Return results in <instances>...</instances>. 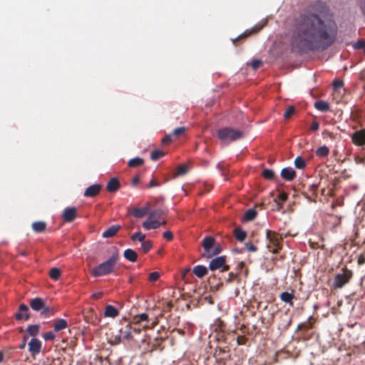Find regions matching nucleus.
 I'll use <instances>...</instances> for the list:
<instances>
[{
    "label": "nucleus",
    "mask_w": 365,
    "mask_h": 365,
    "mask_svg": "<svg viewBox=\"0 0 365 365\" xmlns=\"http://www.w3.org/2000/svg\"><path fill=\"white\" fill-rule=\"evenodd\" d=\"M338 27L326 3L317 1L296 18L292 45L300 53L324 51L337 37Z\"/></svg>",
    "instance_id": "f257e3e1"
},
{
    "label": "nucleus",
    "mask_w": 365,
    "mask_h": 365,
    "mask_svg": "<svg viewBox=\"0 0 365 365\" xmlns=\"http://www.w3.org/2000/svg\"><path fill=\"white\" fill-rule=\"evenodd\" d=\"M119 259V253L117 250L106 261L100 263L91 270V274L94 277L108 275L113 273L116 267V262Z\"/></svg>",
    "instance_id": "f03ea898"
},
{
    "label": "nucleus",
    "mask_w": 365,
    "mask_h": 365,
    "mask_svg": "<svg viewBox=\"0 0 365 365\" xmlns=\"http://www.w3.org/2000/svg\"><path fill=\"white\" fill-rule=\"evenodd\" d=\"M217 134L219 140L225 145L242 139L245 136L242 131L229 126L218 129Z\"/></svg>",
    "instance_id": "7ed1b4c3"
},
{
    "label": "nucleus",
    "mask_w": 365,
    "mask_h": 365,
    "mask_svg": "<svg viewBox=\"0 0 365 365\" xmlns=\"http://www.w3.org/2000/svg\"><path fill=\"white\" fill-rule=\"evenodd\" d=\"M226 256L221 255L212 259L209 263L208 269L210 271L220 269V272H226L230 269V266L226 264Z\"/></svg>",
    "instance_id": "20e7f679"
},
{
    "label": "nucleus",
    "mask_w": 365,
    "mask_h": 365,
    "mask_svg": "<svg viewBox=\"0 0 365 365\" xmlns=\"http://www.w3.org/2000/svg\"><path fill=\"white\" fill-rule=\"evenodd\" d=\"M352 272L350 270H346L342 273L337 274L333 282V287L336 289L342 288L350 279Z\"/></svg>",
    "instance_id": "39448f33"
},
{
    "label": "nucleus",
    "mask_w": 365,
    "mask_h": 365,
    "mask_svg": "<svg viewBox=\"0 0 365 365\" xmlns=\"http://www.w3.org/2000/svg\"><path fill=\"white\" fill-rule=\"evenodd\" d=\"M28 347L31 355L35 356L41 351V341L38 339L33 337L29 342Z\"/></svg>",
    "instance_id": "423d86ee"
},
{
    "label": "nucleus",
    "mask_w": 365,
    "mask_h": 365,
    "mask_svg": "<svg viewBox=\"0 0 365 365\" xmlns=\"http://www.w3.org/2000/svg\"><path fill=\"white\" fill-rule=\"evenodd\" d=\"M353 143L358 146L365 145V129L354 132L351 135Z\"/></svg>",
    "instance_id": "0eeeda50"
},
{
    "label": "nucleus",
    "mask_w": 365,
    "mask_h": 365,
    "mask_svg": "<svg viewBox=\"0 0 365 365\" xmlns=\"http://www.w3.org/2000/svg\"><path fill=\"white\" fill-rule=\"evenodd\" d=\"M101 188L102 186L99 183L91 185L85 190L83 196L86 197H94L100 193Z\"/></svg>",
    "instance_id": "6e6552de"
},
{
    "label": "nucleus",
    "mask_w": 365,
    "mask_h": 365,
    "mask_svg": "<svg viewBox=\"0 0 365 365\" xmlns=\"http://www.w3.org/2000/svg\"><path fill=\"white\" fill-rule=\"evenodd\" d=\"M15 318L18 321H21L23 319L27 320L30 318V314L29 312V307L25 304H21L19 307V311L14 315Z\"/></svg>",
    "instance_id": "1a4fd4ad"
},
{
    "label": "nucleus",
    "mask_w": 365,
    "mask_h": 365,
    "mask_svg": "<svg viewBox=\"0 0 365 365\" xmlns=\"http://www.w3.org/2000/svg\"><path fill=\"white\" fill-rule=\"evenodd\" d=\"M77 216L76 208L75 207H67L64 209L62 217L65 222H71Z\"/></svg>",
    "instance_id": "9d476101"
},
{
    "label": "nucleus",
    "mask_w": 365,
    "mask_h": 365,
    "mask_svg": "<svg viewBox=\"0 0 365 365\" xmlns=\"http://www.w3.org/2000/svg\"><path fill=\"white\" fill-rule=\"evenodd\" d=\"M280 175L284 180L292 181L296 178L297 173L292 167H286L281 170Z\"/></svg>",
    "instance_id": "9b49d317"
},
{
    "label": "nucleus",
    "mask_w": 365,
    "mask_h": 365,
    "mask_svg": "<svg viewBox=\"0 0 365 365\" xmlns=\"http://www.w3.org/2000/svg\"><path fill=\"white\" fill-rule=\"evenodd\" d=\"M215 239L210 235L205 236L202 241V246L204 249V253L209 252L215 245Z\"/></svg>",
    "instance_id": "f8f14e48"
},
{
    "label": "nucleus",
    "mask_w": 365,
    "mask_h": 365,
    "mask_svg": "<svg viewBox=\"0 0 365 365\" xmlns=\"http://www.w3.org/2000/svg\"><path fill=\"white\" fill-rule=\"evenodd\" d=\"M263 27V25L260 26H254L253 28H252L250 30H246L243 33H242L241 34H240L238 36H237L236 38H232V43L234 44H235L236 41L240 38H247L248 36H250L251 34H255V33H257L258 32L260 29H262V28Z\"/></svg>",
    "instance_id": "ddd939ff"
},
{
    "label": "nucleus",
    "mask_w": 365,
    "mask_h": 365,
    "mask_svg": "<svg viewBox=\"0 0 365 365\" xmlns=\"http://www.w3.org/2000/svg\"><path fill=\"white\" fill-rule=\"evenodd\" d=\"M45 302L41 297H35L30 301V307L35 312H39L44 307Z\"/></svg>",
    "instance_id": "4468645a"
},
{
    "label": "nucleus",
    "mask_w": 365,
    "mask_h": 365,
    "mask_svg": "<svg viewBox=\"0 0 365 365\" xmlns=\"http://www.w3.org/2000/svg\"><path fill=\"white\" fill-rule=\"evenodd\" d=\"M120 183L119 180L114 177L112 178L106 185V190L110 192H115L119 190Z\"/></svg>",
    "instance_id": "2eb2a0df"
},
{
    "label": "nucleus",
    "mask_w": 365,
    "mask_h": 365,
    "mask_svg": "<svg viewBox=\"0 0 365 365\" xmlns=\"http://www.w3.org/2000/svg\"><path fill=\"white\" fill-rule=\"evenodd\" d=\"M121 226L120 225H113L108 227L106 231H104L102 234V237L103 238H109L113 237L116 235V233L120 230Z\"/></svg>",
    "instance_id": "dca6fc26"
},
{
    "label": "nucleus",
    "mask_w": 365,
    "mask_h": 365,
    "mask_svg": "<svg viewBox=\"0 0 365 365\" xmlns=\"http://www.w3.org/2000/svg\"><path fill=\"white\" fill-rule=\"evenodd\" d=\"M142 226L146 230H154V229H157V228L160 227L161 226V223H160V222H159L155 219H151V220L148 219L146 221L143 222Z\"/></svg>",
    "instance_id": "f3484780"
},
{
    "label": "nucleus",
    "mask_w": 365,
    "mask_h": 365,
    "mask_svg": "<svg viewBox=\"0 0 365 365\" xmlns=\"http://www.w3.org/2000/svg\"><path fill=\"white\" fill-rule=\"evenodd\" d=\"M123 257L125 259L130 262H135L138 259V254L135 250L128 248L123 252Z\"/></svg>",
    "instance_id": "a211bd4d"
},
{
    "label": "nucleus",
    "mask_w": 365,
    "mask_h": 365,
    "mask_svg": "<svg viewBox=\"0 0 365 365\" xmlns=\"http://www.w3.org/2000/svg\"><path fill=\"white\" fill-rule=\"evenodd\" d=\"M150 210V207L149 205H146V206H144L143 207H140V208H134L132 212H131V214L136 218H142L145 215H147V213L149 212Z\"/></svg>",
    "instance_id": "6ab92c4d"
},
{
    "label": "nucleus",
    "mask_w": 365,
    "mask_h": 365,
    "mask_svg": "<svg viewBox=\"0 0 365 365\" xmlns=\"http://www.w3.org/2000/svg\"><path fill=\"white\" fill-rule=\"evenodd\" d=\"M207 268L201 264L196 265L193 267L192 272L198 278H202L207 274Z\"/></svg>",
    "instance_id": "aec40b11"
},
{
    "label": "nucleus",
    "mask_w": 365,
    "mask_h": 365,
    "mask_svg": "<svg viewBox=\"0 0 365 365\" xmlns=\"http://www.w3.org/2000/svg\"><path fill=\"white\" fill-rule=\"evenodd\" d=\"M266 237L274 246L277 247L279 243V240L277 235L271 230H266Z\"/></svg>",
    "instance_id": "412c9836"
},
{
    "label": "nucleus",
    "mask_w": 365,
    "mask_h": 365,
    "mask_svg": "<svg viewBox=\"0 0 365 365\" xmlns=\"http://www.w3.org/2000/svg\"><path fill=\"white\" fill-rule=\"evenodd\" d=\"M118 315V309L113 305H107L105 308L104 316L115 318Z\"/></svg>",
    "instance_id": "4be33fe9"
},
{
    "label": "nucleus",
    "mask_w": 365,
    "mask_h": 365,
    "mask_svg": "<svg viewBox=\"0 0 365 365\" xmlns=\"http://www.w3.org/2000/svg\"><path fill=\"white\" fill-rule=\"evenodd\" d=\"M68 327V322L64 319H56L53 325L54 331L57 332Z\"/></svg>",
    "instance_id": "5701e85b"
},
{
    "label": "nucleus",
    "mask_w": 365,
    "mask_h": 365,
    "mask_svg": "<svg viewBox=\"0 0 365 365\" xmlns=\"http://www.w3.org/2000/svg\"><path fill=\"white\" fill-rule=\"evenodd\" d=\"M46 224L43 221H36L31 225V228L36 233L42 232L45 230Z\"/></svg>",
    "instance_id": "b1692460"
},
{
    "label": "nucleus",
    "mask_w": 365,
    "mask_h": 365,
    "mask_svg": "<svg viewBox=\"0 0 365 365\" xmlns=\"http://www.w3.org/2000/svg\"><path fill=\"white\" fill-rule=\"evenodd\" d=\"M314 108L321 111V112H327L330 109L329 104L324 101H317L314 105Z\"/></svg>",
    "instance_id": "393cba45"
},
{
    "label": "nucleus",
    "mask_w": 365,
    "mask_h": 365,
    "mask_svg": "<svg viewBox=\"0 0 365 365\" xmlns=\"http://www.w3.org/2000/svg\"><path fill=\"white\" fill-rule=\"evenodd\" d=\"M294 298V295L292 292H284L280 294V299L289 304V306H293L292 299Z\"/></svg>",
    "instance_id": "a878e982"
},
{
    "label": "nucleus",
    "mask_w": 365,
    "mask_h": 365,
    "mask_svg": "<svg viewBox=\"0 0 365 365\" xmlns=\"http://www.w3.org/2000/svg\"><path fill=\"white\" fill-rule=\"evenodd\" d=\"M294 165L297 169L304 170L306 168L307 163L301 155H298L294 160Z\"/></svg>",
    "instance_id": "bb28decb"
},
{
    "label": "nucleus",
    "mask_w": 365,
    "mask_h": 365,
    "mask_svg": "<svg viewBox=\"0 0 365 365\" xmlns=\"http://www.w3.org/2000/svg\"><path fill=\"white\" fill-rule=\"evenodd\" d=\"M222 250V249L221 246L218 245L215 246L212 250H210V251L209 252L202 253V257L204 258H206V259H210L212 257L216 256V255H219L220 253H221Z\"/></svg>",
    "instance_id": "cd10ccee"
},
{
    "label": "nucleus",
    "mask_w": 365,
    "mask_h": 365,
    "mask_svg": "<svg viewBox=\"0 0 365 365\" xmlns=\"http://www.w3.org/2000/svg\"><path fill=\"white\" fill-rule=\"evenodd\" d=\"M234 235L237 241L243 242L247 237V232L238 227L234 230Z\"/></svg>",
    "instance_id": "c85d7f7f"
},
{
    "label": "nucleus",
    "mask_w": 365,
    "mask_h": 365,
    "mask_svg": "<svg viewBox=\"0 0 365 365\" xmlns=\"http://www.w3.org/2000/svg\"><path fill=\"white\" fill-rule=\"evenodd\" d=\"M257 215V212L254 208L247 210L244 215L243 220L249 222L253 220Z\"/></svg>",
    "instance_id": "c756f323"
},
{
    "label": "nucleus",
    "mask_w": 365,
    "mask_h": 365,
    "mask_svg": "<svg viewBox=\"0 0 365 365\" xmlns=\"http://www.w3.org/2000/svg\"><path fill=\"white\" fill-rule=\"evenodd\" d=\"M40 326L37 324L29 325L26 329V331L31 336L35 337L39 333Z\"/></svg>",
    "instance_id": "7c9ffc66"
},
{
    "label": "nucleus",
    "mask_w": 365,
    "mask_h": 365,
    "mask_svg": "<svg viewBox=\"0 0 365 365\" xmlns=\"http://www.w3.org/2000/svg\"><path fill=\"white\" fill-rule=\"evenodd\" d=\"M329 154V148L327 145H323L317 148L316 155L320 158H326Z\"/></svg>",
    "instance_id": "2f4dec72"
},
{
    "label": "nucleus",
    "mask_w": 365,
    "mask_h": 365,
    "mask_svg": "<svg viewBox=\"0 0 365 365\" xmlns=\"http://www.w3.org/2000/svg\"><path fill=\"white\" fill-rule=\"evenodd\" d=\"M54 314V312L51 307L44 304V307L42 308L41 312V316L43 318H48Z\"/></svg>",
    "instance_id": "473e14b6"
},
{
    "label": "nucleus",
    "mask_w": 365,
    "mask_h": 365,
    "mask_svg": "<svg viewBox=\"0 0 365 365\" xmlns=\"http://www.w3.org/2000/svg\"><path fill=\"white\" fill-rule=\"evenodd\" d=\"M143 163H144V160L143 158H139V157H135V158L130 159L128 161V165L129 167L135 168V167L143 165Z\"/></svg>",
    "instance_id": "72a5a7b5"
},
{
    "label": "nucleus",
    "mask_w": 365,
    "mask_h": 365,
    "mask_svg": "<svg viewBox=\"0 0 365 365\" xmlns=\"http://www.w3.org/2000/svg\"><path fill=\"white\" fill-rule=\"evenodd\" d=\"M153 247V242L150 240H144L141 242V245L140 250L143 251V253L148 252Z\"/></svg>",
    "instance_id": "f704fd0d"
},
{
    "label": "nucleus",
    "mask_w": 365,
    "mask_h": 365,
    "mask_svg": "<svg viewBox=\"0 0 365 365\" xmlns=\"http://www.w3.org/2000/svg\"><path fill=\"white\" fill-rule=\"evenodd\" d=\"M130 240L132 241L138 240V241L142 242L143 241L145 240V235L142 233L141 232L138 231V232L133 233L130 236Z\"/></svg>",
    "instance_id": "c9c22d12"
},
{
    "label": "nucleus",
    "mask_w": 365,
    "mask_h": 365,
    "mask_svg": "<svg viewBox=\"0 0 365 365\" xmlns=\"http://www.w3.org/2000/svg\"><path fill=\"white\" fill-rule=\"evenodd\" d=\"M61 275V270L58 267H53L49 272L50 277L53 280H58Z\"/></svg>",
    "instance_id": "e433bc0d"
},
{
    "label": "nucleus",
    "mask_w": 365,
    "mask_h": 365,
    "mask_svg": "<svg viewBox=\"0 0 365 365\" xmlns=\"http://www.w3.org/2000/svg\"><path fill=\"white\" fill-rule=\"evenodd\" d=\"M296 112L295 107L294 106H289L284 113V118L285 119L290 118Z\"/></svg>",
    "instance_id": "4c0bfd02"
},
{
    "label": "nucleus",
    "mask_w": 365,
    "mask_h": 365,
    "mask_svg": "<svg viewBox=\"0 0 365 365\" xmlns=\"http://www.w3.org/2000/svg\"><path fill=\"white\" fill-rule=\"evenodd\" d=\"M262 175L267 180H272L274 177V172L272 169H264Z\"/></svg>",
    "instance_id": "58836bf2"
},
{
    "label": "nucleus",
    "mask_w": 365,
    "mask_h": 365,
    "mask_svg": "<svg viewBox=\"0 0 365 365\" xmlns=\"http://www.w3.org/2000/svg\"><path fill=\"white\" fill-rule=\"evenodd\" d=\"M187 173V168L185 165H180L177 168V172L175 174L174 177L177 178L181 175H184Z\"/></svg>",
    "instance_id": "ea45409f"
},
{
    "label": "nucleus",
    "mask_w": 365,
    "mask_h": 365,
    "mask_svg": "<svg viewBox=\"0 0 365 365\" xmlns=\"http://www.w3.org/2000/svg\"><path fill=\"white\" fill-rule=\"evenodd\" d=\"M163 155L164 153L162 150H154L150 154V158L152 160L155 161Z\"/></svg>",
    "instance_id": "a19ab883"
},
{
    "label": "nucleus",
    "mask_w": 365,
    "mask_h": 365,
    "mask_svg": "<svg viewBox=\"0 0 365 365\" xmlns=\"http://www.w3.org/2000/svg\"><path fill=\"white\" fill-rule=\"evenodd\" d=\"M162 213H163V212L160 209L153 210L151 212H150V214L148 215V220H151V219L157 220L158 218H159L161 216Z\"/></svg>",
    "instance_id": "79ce46f5"
},
{
    "label": "nucleus",
    "mask_w": 365,
    "mask_h": 365,
    "mask_svg": "<svg viewBox=\"0 0 365 365\" xmlns=\"http://www.w3.org/2000/svg\"><path fill=\"white\" fill-rule=\"evenodd\" d=\"M343 85H344V82L342 80L335 79L332 83L333 90L336 91L340 89L341 88H342Z\"/></svg>",
    "instance_id": "37998d69"
},
{
    "label": "nucleus",
    "mask_w": 365,
    "mask_h": 365,
    "mask_svg": "<svg viewBox=\"0 0 365 365\" xmlns=\"http://www.w3.org/2000/svg\"><path fill=\"white\" fill-rule=\"evenodd\" d=\"M365 47V40L359 39L353 44L354 49H364Z\"/></svg>",
    "instance_id": "c03bdc74"
},
{
    "label": "nucleus",
    "mask_w": 365,
    "mask_h": 365,
    "mask_svg": "<svg viewBox=\"0 0 365 365\" xmlns=\"http://www.w3.org/2000/svg\"><path fill=\"white\" fill-rule=\"evenodd\" d=\"M186 128L184 126H182V127H178L177 128H175L172 134H173V137H175V138H178V136H180L181 134H182L185 131Z\"/></svg>",
    "instance_id": "a18cd8bd"
},
{
    "label": "nucleus",
    "mask_w": 365,
    "mask_h": 365,
    "mask_svg": "<svg viewBox=\"0 0 365 365\" xmlns=\"http://www.w3.org/2000/svg\"><path fill=\"white\" fill-rule=\"evenodd\" d=\"M43 338L45 341H51L55 338V334L53 331H47L43 334Z\"/></svg>",
    "instance_id": "49530a36"
},
{
    "label": "nucleus",
    "mask_w": 365,
    "mask_h": 365,
    "mask_svg": "<svg viewBox=\"0 0 365 365\" xmlns=\"http://www.w3.org/2000/svg\"><path fill=\"white\" fill-rule=\"evenodd\" d=\"M173 136L172 133L165 135V137L162 139V143L163 145L168 144L173 140Z\"/></svg>",
    "instance_id": "de8ad7c7"
},
{
    "label": "nucleus",
    "mask_w": 365,
    "mask_h": 365,
    "mask_svg": "<svg viewBox=\"0 0 365 365\" xmlns=\"http://www.w3.org/2000/svg\"><path fill=\"white\" fill-rule=\"evenodd\" d=\"M262 64V61L259 59L252 61L251 66L254 70L257 69Z\"/></svg>",
    "instance_id": "09e8293b"
},
{
    "label": "nucleus",
    "mask_w": 365,
    "mask_h": 365,
    "mask_svg": "<svg viewBox=\"0 0 365 365\" xmlns=\"http://www.w3.org/2000/svg\"><path fill=\"white\" fill-rule=\"evenodd\" d=\"M159 277H160V274L158 272H153L150 274L149 280L150 282H155V281L158 280L159 279Z\"/></svg>",
    "instance_id": "8fccbe9b"
},
{
    "label": "nucleus",
    "mask_w": 365,
    "mask_h": 365,
    "mask_svg": "<svg viewBox=\"0 0 365 365\" xmlns=\"http://www.w3.org/2000/svg\"><path fill=\"white\" fill-rule=\"evenodd\" d=\"M245 246L246 249L250 252H256L257 250V247L255 245L251 244L250 242H246L245 244Z\"/></svg>",
    "instance_id": "3c124183"
},
{
    "label": "nucleus",
    "mask_w": 365,
    "mask_h": 365,
    "mask_svg": "<svg viewBox=\"0 0 365 365\" xmlns=\"http://www.w3.org/2000/svg\"><path fill=\"white\" fill-rule=\"evenodd\" d=\"M163 235L166 240L170 241L173 239V234L169 230L164 232Z\"/></svg>",
    "instance_id": "603ef678"
},
{
    "label": "nucleus",
    "mask_w": 365,
    "mask_h": 365,
    "mask_svg": "<svg viewBox=\"0 0 365 365\" xmlns=\"http://www.w3.org/2000/svg\"><path fill=\"white\" fill-rule=\"evenodd\" d=\"M137 322H146L148 320V315L146 313L140 314L138 316H136Z\"/></svg>",
    "instance_id": "864d4df0"
},
{
    "label": "nucleus",
    "mask_w": 365,
    "mask_h": 365,
    "mask_svg": "<svg viewBox=\"0 0 365 365\" xmlns=\"http://www.w3.org/2000/svg\"><path fill=\"white\" fill-rule=\"evenodd\" d=\"M277 197L281 202H284L287 200L288 195L286 192H282L278 195Z\"/></svg>",
    "instance_id": "5fc2aeb1"
},
{
    "label": "nucleus",
    "mask_w": 365,
    "mask_h": 365,
    "mask_svg": "<svg viewBox=\"0 0 365 365\" xmlns=\"http://www.w3.org/2000/svg\"><path fill=\"white\" fill-rule=\"evenodd\" d=\"M311 130H313V131H317L319 130V123L317 121V120H314L312 123V125H311V127H310Z\"/></svg>",
    "instance_id": "6e6d98bb"
},
{
    "label": "nucleus",
    "mask_w": 365,
    "mask_h": 365,
    "mask_svg": "<svg viewBox=\"0 0 365 365\" xmlns=\"http://www.w3.org/2000/svg\"><path fill=\"white\" fill-rule=\"evenodd\" d=\"M27 339H28V336L26 335H24L23 336L22 341H21V343L19 346V348L20 349H24L26 347Z\"/></svg>",
    "instance_id": "4d7b16f0"
},
{
    "label": "nucleus",
    "mask_w": 365,
    "mask_h": 365,
    "mask_svg": "<svg viewBox=\"0 0 365 365\" xmlns=\"http://www.w3.org/2000/svg\"><path fill=\"white\" fill-rule=\"evenodd\" d=\"M237 273L230 272L229 277L227 279V282H231L235 277H237Z\"/></svg>",
    "instance_id": "13d9d810"
},
{
    "label": "nucleus",
    "mask_w": 365,
    "mask_h": 365,
    "mask_svg": "<svg viewBox=\"0 0 365 365\" xmlns=\"http://www.w3.org/2000/svg\"><path fill=\"white\" fill-rule=\"evenodd\" d=\"M158 185H159V183H158V182H157L154 179H152V180L149 182V183H148V187L150 188V187H155V186H158Z\"/></svg>",
    "instance_id": "bf43d9fd"
},
{
    "label": "nucleus",
    "mask_w": 365,
    "mask_h": 365,
    "mask_svg": "<svg viewBox=\"0 0 365 365\" xmlns=\"http://www.w3.org/2000/svg\"><path fill=\"white\" fill-rule=\"evenodd\" d=\"M317 188H318V185H317V184H314V183H313V184H312V185H310L309 186V190L310 191H312V192H313V193H315V192H316V191H317Z\"/></svg>",
    "instance_id": "052dcab7"
},
{
    "label": "nucleus",
    "mask_w": 365,
    "mask_h": 365,
    "mask_svg": "<svg viewBox=\"0 0 365 365\" xmlns=\"http://www.w3.org/2000/svg\"><path fill=\"white\" fill-rule=\"evenodd\" d=\"M244 266H245V262L243 261L239 262L236 267V269H237V272H240V270L244 267Z\"/></svg>",
    "instance_id": "680f3d73"
},
{
    "label": "nucleus",
    "mask_w": 365,
    "mask_h": 365,
    "mask_svg": "<svg viewBox=\"0 0 365 365\" xmlns=\"http://www.w3.org/2000/svg\"><path fill=\"white\" fill-rule=\"evenodd\" d=\"M139 180L140 179L138 176L134 177L132 180V185L135 186L139 182Z\"/></svg>",
    "instance_id": "e2e57ef3"
},
{
    "label": "nucleus",
    "mask_w": 365,
    "mask_h": 365,
    "mask_svg": "<svg viewBox=\"0 0 365 365\" xmlns=\"http://www.w3.org/2000/svg\"><path fill=\"white\" fill-rule=\"evenodd\" d=\"M190 272V268L188 267L187 268H185L182 273V278H184L185 277V275Z\"/></svg>",
    "instance_id": "0e129e2a"
},
{
    "label": "nucleus",
    "mask_w": 365,
    "mask_h": 365,
    "mask_svg": "<svg viewBox=\"0 0 365 365\" xmlns=\"http://www.w3.org/2000/svg\"><path fill=\"white\" fill-rule=\"evenodd\" d=\"M225 351L222 349V348H219L218 351H216L215 353V356H217V355H220L222 353H224Z\"/></svg>",
    "instance_id": "69168bd1"
},
{
    "label": "nucleus",
    "mask_w": 365,
    "mask_h": 365,
    "mask_svg": "<svg viewBox=\"0 0 365 365\" xmlns=\"http://www.w3.org/2000/svg\"><path fill=\"white\" fill-rule=\"evenodd\" d=\"M232 252L236 254H241L242 252V249L235 248L232 250Z\"/></svg>",
    "instance_id": "338daca9"
},
{
    "label": "nucleus",
    "mask_w": 365,
    "mask_h": 365,
    "mask_svg": "<svg viewBox=\"0 0 365 365\" xmlns=\"http://www.w3.org/2000/svg\"><path fill=\"white\" fill-rule=\"evenodd\" d=\"M4 354L2 351H0V363L3 361Z\"/></svg>",
    "instance_id": "774afa93"
}]
</instances>
